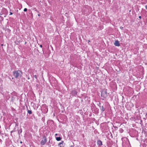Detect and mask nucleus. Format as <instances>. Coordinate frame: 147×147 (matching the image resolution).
<instances>
[{
    "label": "nucleus",
    "instance_id": "obj_8",
    "mask_svg": "<svg viewBox=\"0 0 147 147\" xmlns=\"http://www.w3.org/2000/svg\"><path fill=\"white\" fill-rule=\"evenodd\" d=\"M63 141H62L61 142L59 143L58 144V146H59V147H63Z\"/></svg>",
    "mask_w": 147,
    "mask_h": 147
},
{
    "label": "nucleus",
    "instance_id": "obj_22",
    "mask_svg": "<svg viewBox=\"0 0 147 147\" xmlns=\"http://www.w3.org/2000/svg\"><path fill=\"white\" fill-rule=\"evenodd\" d=\"M70 147H74L73 146L71 145V146Z\"/></svg>",
    "mask_w": 147,
    "mask_h": 147
},
{
    "label": "nucleus",
    "instance_id": "obj_4",
    "mask_svg": "<svg viewBox=\"0 0 147 147\" xmlns=\"http://www.w3.org/2000/svg\"><path fill=\"white\" fill-rule=\"evenodd\" d=\"M77 92L75 90H73L71 92L70 94H71L72 96H75L77 94Z\"/></svg>",
    "mask_w": 147,
    "mask_h": 147
},
{
    "label": "nucleus",
    "instance_id": "obj_17",
    "mask_svg": "<svg viewBox=\"0 0 147 147\" xmlns=\"http://www.w3.org/2000/svg\"><path fill=\"white\" fill-rule=\"evenodd\" d=\"M10 15H11L13 14V13L11 12H10Z\"/></svg>",
    "mask_w": 147,
    "mask_h": 147
},
{
    "label": "nucleus",
    "instance_id": "obj_25",
    "mask_svg": "<svg viewBox=\"0 0 147 147\" xmlns=\"http://www.w3.org/2000/svg\"><path fill=\"white\" fill-rule=\"evenodd\" d=\"M20 143H22V141H21V142H20Z\"/></svg>",
    "mask_w": 147,
    "mask_h": 147
},
{
    "label": "nucleus",
    "instance_id": "obj_27",
    "mask_svg": "<svg viewBox=\"0 0 147 147\" xmlns=\"http://www.w3.org/2000/svg\"><path fill=\"white\" fill-rule=\"evenodd\" d=\"M38 16H40V14H38Z\"/></svg>",
    "mask_w": 147,
    "mask_h": 147
},
{
    "label": "nucleus",
    "instance_id": "obj_20",
    "mask_svg": "<svg viewBox=\"0 0 147 147\" xmlns=\"http://www.w3.org/2000/svg\"><path fill=\"white\" fill-rule=\"evenodd\" d=\"M36 86H37V87H38V84H36Z\"/></svg>",
    "mask_w": 147,
    "mask_h": 147
},
{
    "label": "nucleus",
    "instance_id": "obj_19",
    "mask_svg": "<svg viewBox=\"0 0 147 147\" xmlns=\"http://www.w3.org/2000/svg\"><path fill=\"white\" fill-rule=\"evenodd\" d=\"M40 47L41 48L42 47V45H40Z\"/></svg>",
    "mask_w": 147,
    "mask_h": 147
},
{
    "label": "nucleus",
    "instance_id": "obj_11",
    "mask_svg": "<svg viewBox=\"0 0 147 147\" xmlns=\"http://www.w3.org/2000/svg\"><path fill=\"white\" fill-rule=\"evenodd\" d=\"M61 138L60 137H56V140L57 141H59L61 140Z\"/></svg>",
    "mask_w": 147,
    "mask_h": 147
},
{
    "label": "nucleus",
    "instance_id": "obj_29",
    "mask_svg": "<svg viewBox=\"0 0 147 147\" xmlns=\"http://www.w3.org/2000/svg\"><path fill=\"white\" fill-rule=\"evenodd\" d=\"M90 42V40H88V42Z\"/></svg>",
    "mask_w": 147,
    "mask_h": 147
},
{
    "label": "nucleus",
    "instance_id": "obj_30",
    "mask_svg": "<svg viewBox=\"0 0 147 147\" xmlns=\"http://www.w3.org/2000/svg\"><path fill=\"white\" fill-rule=\"evenodd\" d=\"M29 79V78H28V79Z\"/></svg>",
    "mask_w": 147,
    "mask_h": 147
},
{
    "label": "nucleus",
    "instance_id": "obj_13",
    "mask_svg": "<svg viewBox=\"0 0 147 147\" xmlns=\"http://www.w3.org/2000/svg\"><path fill=\"white\" fill-rule=\"evenodd\" d=\"M27 10V9L26 8H25L24 9V11H26Z\"/></svg>",
    "mask_w": 147,
    "mask_h": 147
},
{
    "label": "nucleus",
    "instance_id": "obj_5",
    "mask_svg": "<svg viewBox=\"0 0 147 147\" xmlns=\"http://www.w3.org/2000/svg\"><path fill=\"white\" fill-rule=\"evenodd\" d=\"M47 140L46 138H45L44 140H42L40 142V144L42 145H43L45 144V143H46Z\"/></svg>",
    "mask_w": 147,
    "mask_h": 147
},
{
    "label": "nucleus",
    "instance_id": "obj_24",
    "mask_svg": "<svg viewBox=\"0 0 147 147\" xmlns=\"http://www.w3.org/2000/svg\"><path fill=\"white\" fill-rule=\"evenodd\" d=\"M1 141H2L1 140V139H0V142H1Z\"/></svg>",
    "mask_w": 147,
    "mask_h": 147
},
{
    "label": "nucleus",
    "instance_id": "obj_9",
    "mask_svg": "<svg viewBox=\"0 0 147 147\" xmlns=\"http://www.w3.org/2000/svg\"><path fill=\"white\" fill-rule=\"evenodd\" d=\"M18 132L19 135H20V134H21L22 132V129L20 128V129H18Z\"/></svg>",
    "mask_w": 147,
    "mask_h": 147
},
{
    "label": "nucleus",
    "instance_id": "obj_6",
    "mask_svg": "<svg viewBox=\"0 0 147 147\" xmlns=\"http://www.w3.org/2000/svg\"><path fill=\"white\" fill-rule=\"evenodd\" d=\"M114 45L116 46H120V44L119 43V42L118 40H117L115 41V42L114 43Z\"/></svg>",
    "mask_w": 147,
    "mask_h": 147
},
{
    "label": "nucleus",
    "instance_id": "obj_23",
    "mask_svg": "<svg viewBox=\"0 0 147 147\" xmlns=\"http://www.w3.org/2000/svg\"><path fill=\"white\" fill-rule=\"evenodd\" d=\"M57 134H55V136H57Z\"/></svg>",
    "mask_w": 147,
    "mask_h": 147
},
{
    "label": "nucleus",
    "instance_id": "obj_26",
    "mask_svg": "<svg viewBox=\"0 0 147 147\" xmlns=\"http://www.w3.org/2000/svg\"><path fill=\"white\" fill-rule=\"evenodd\" d=\"M100 102H99V105H100Z\"/></svg>",
    "mask_w": 147,
    "mask_h": 147
},
{
    "label": "nucleus",
    "instance_id": "obj_1",
    "mask_svg": "<svg viewBox=\"0 0 147 147\" xmlns=\"http://www.w3.org/2000/svg\"><path fill=\"white\" fill-rule=\"evenodd\" d=\"M13 75L16 78H19L21 77L22 72L20 70H17L13 72Z\"/></svg>",
    "mask_w": 147,
    "mask_h": 147
},
{
    "label": "nucleus",
    "instance_id": "obj_16",
    "mask_svg": "<svg viewBox=\"0 0 147 147\" xmlns=\"http://www.w3.org/2000/svg\"><path fill=\"white\" fill-rule=\"evenodd\" d=\"M120 28L122 30L123 29V27H120Z\"/></svg>",
    "mask_w": 147,
    "mask_h": 147
},
{
    "label": "nucleus",
    "instance_id": "obj_12",
    "mask_svg": "<svg viewBox=\"0 0 147 147\" xmlns=\"http://www.w3.org/2000/svg\"><path fill=\"white\" fill-rule=\"evenodd\" d=\"M28 113L30 115L31 114H32V112L31 110H28L27 111Z\"/></svg>",
    "mask_w": 147,
    "mask_h": 147
},
{
    "label": "nucleus",
    "instance_id": "obj_18",
    "mask_svg": "<svg viewBox=\"0 0 147 147\" xmlns=\"http://www.w3.org/2000/svg\"><path fill=\"white\" fill-rule=\"evenodd\" d=\"M141 16H139V18H140V19H141Z\"/></svg>",
    "mask_w": 147,
    "mask_h": 147
},
{
    "label": "nucleus",
    "instance_id": "obj_21",
    "mask_svg": "<svg viewBox=\"0 0 147 147\" xmlns=\"http://www.w3.org/2000/svg\"><path fill=\"white\" fill-rule=\"evenodd\" d=\"M14 131H11V133H12V132H14Z\"/></svg>",
    "mask_w": 147,
    "mask_h": 147
},
{
    "label": "nucleus",
    "instance_id": "obj_10",
    "mask_svg": "<svg viewBox=\"0 0 147 147\" xmlns=\"http://www.w3.org/2000/svg\"><path fill=\"white\" fill-rule=\"evenodd\" d=\"M100 110L102 112H103L105 111V109L104 108L103 106H102L101 107L100 106Z\"/></svg>",
    "mask_w": 147,
    "mask_h": 147
},
{
    "label": "nucleus",
    "instance_id": "obj_15",
    "mask_svg": "<svg viewBox=\"0 0 147 147\" xmlns=\"http://www.w3.org/2000/svg\"><path fill=\"white\" fill-rule=\"evenodd\" d=\"M10 98V96H7L6 97V98L7 99H9V98Z\"/></svg>",
    "mask_w": 147,
    "mask_h": 147
},
{
    "label": "nucleus",
    "instance_id": "obj_2",
    "mask_svg": "<svg viewBox=\"0 0 147 147\" xmlns=\"http://www.w3.org/2000/svg\"><path fill=\"white\" fill-rule=\"evenodd\" d=\"M11 101L12 102L14 101L16 99L18 98L17 94L15 92H13L11 94Z\"/></svg>",
    "mask_w": 147,
    "mask_h": 147
},
{
    "label": "nucleus",
    "instance_id": "obj_28",
    "mask_svg": "<svg viewBox=\"0 0 147 147\" xmlns=\"http://www.w3.org/2000/svg\"><path fill=\"white\" fill-rule=\"evenodd\" d=\"M1 45L2 46H3V44H1Z\"/></svg>",
    "mask_w": 147,
    "mask_h": 147
},
{
    "label": "nucleus",
    "instance_id": "obj_14",
    "mask_svg": "<svg viewBox=\"0 0 147 147\" xmlns=\"http://www.w3.org/2000/svg\"><path fill=\"white\" fill-rule=\"evenodd\" d=\"M34 77L36 79L37 78V76L36 75H35L34 76Z\"/></svg>",
    "mask_w": 147,
    "mask_h": 147
},
{
    "label": "nucleus",
    "instance_id": "obj_7",
    "mask_svg": "<svg viewBox=\"0 0 147 147\" xmlns=\"http://www.w3.org/2000/svg\"><path fill=\"white\" fill-rule=\"evenodd\" d=\"M97 144L99 146H102V142L100 140H98L97 142Z\"/></svg>",
    "mask_w": 147,
    "mask_h": 147
},
{
    "label": "nucleus",
    "instance_id": "obj_3",
    "mask_svg": "<svg viewBox=\"0 0 147 147\" xmlns=\"http://www.w3.org/2000/svg\"><path fill=\"white\" fill-rule=\"evenodd\" d=\"M107 91L105 90H102L101 92V96L102 97H103L104 98H106L107 96Z\"/></svg>",
    "mask_w": 147,
    "mask_h": 147
}]
</instances>
